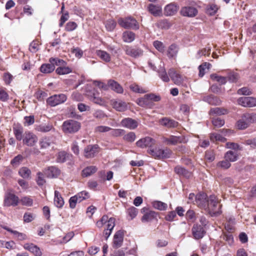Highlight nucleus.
<instances>
[{"instance_id": "obj_40", "label": "nucleus", "mask_w": 256, "mask_h": 256, "mask_svg": "<svg viewBox=\"0 0 256 256\" xmlns=\"http://www.w3.org/2000/svg\"><path fill=\"white\" fill-rule=\"evenodd\" d=\"M130 88L134 92L144 94L147 92L144 88L138 86L136 84H132L130 86Z\"/></svg>"}, {"instance_id": "obj_22", "label": "nucleus", "mask_w": 256, "mask_h": 256, "mask_svg": "<svg viewBox=\"0 0 256 256\" xmlns=\"http://www.w3.org/2000/svg\"><path fill=\"white\" fill-rule=\"evenodd\" d=\"M44 173L48 178H54L60 175V170L56 167L52 166L45 169Z\"/></svg>"}, {"instance_id": "obj_16", "label": "nucleus", "mask_w": 256, "mask_h": 256, "mask_svg": "<svg viewBox=\"0 0 256 256\" xmlns=\"http://www.w3.org/2000/svg\"><path fill=\"white\" fill-rule=\"evenodd\" d=\"M179 8V6L175 3H170L166 6L164 10V14L166 16L174 15Z\"/></svg>"}, {"instance_id": "obj_62", "label": "nucleus", "mask_w": 256, "mask_h": 256, "mask_svg": "<svg viewBox=\"0 0 256 256\" xmlns=\"http://www.w3.org/2000/svg\"><path fill=\"white\" fill-rule=\"evenodd\" d=\"M116 24V22L114 20H109L106 22V28L108 31H112L114 29Z\"/></svg>"}, {"instance_id": "obj_23", "label": "nucleus", "mask_w": 256, "mask_h": 256, "mask_svg": "<svg viewBox=\"0 0 256 256\" xmlns=\"http://www.w3.org/2000/svg\"><path fill=\"white\" fill-rule=\"evenodd\" d=\"M24 249L30 251L36 256H41L42 252L39 248L33 244H25L24 245Z\"/></svg>"}, {"instance_id": "obj_6", "label": "nucleus", "mask_w": 256, "mask_h": 256, "mask_svg": "<svg viewBox=\"0 0 256 256\" xmlns=\"http://www.w3.org/2000/svg\"><path fill=\"white\" fill-rule=\"evenodd\" d=\"M38 140L37 136L33 132L27 131L23 135L22 142L24 144L28 146H35Z\"/></svg>"}, {"instance_id": "obj_46", "label": "nucleus", "mask_w": 256, "mask_h": 256, "mask_svg": "<svg viewBox=\"0 0 256 256\" xmlns=\"http://www.w3.org/2000/svg\"><path fill=\"white\" fill-rule=\"evenodd\" d=\"M88 96L90 100L95 104H101L103 102V100L98 96V94L94 92L92 94L88 95Z\"/></svg>"}, {"instance_id": "obj_25", "label": "nucleus", "mask_w": 256, "mask_h": 256, "mask_svg": "<svg viewBox=\"0 0 256 256\" xmlns=\"http://www.w3.org/2000/svg\"><path fill=\"white\" fill-rule=\"evenodd\" d=\"M115 226V218H110L108 221V224H106V229L104 230V236L106 240L109 237L112 233V231L113 230Z\"/></svg>"}, {"instance_id": "obj_55", "label": "nucleus", "mask_w": 256, "mask_h": 256, "mask_svg": "<svg viewBox=\"0 0 256 256\" xmlns=\"http://www.w3.org/2000/svg\"><path fill=\"white\" fill-rule=\"evenodd\" d=\"M24 157L21 154L15 156L10 162V164L14 166H18L22 161Z\"/></svg>"}, {"instance_id": "obj_63", "label": "nucleus", "mask_w": 256, "mask_h": 256, "mask_svg": "<svg viewBox=\"0 0 256 256\" xmlns=\"http://www.w3.org/2000/svg\"><path fill=\"white\" fill-rule=\"evenodd\" d=\"M213 125L218 128L222 126L224 124V120L220 118H214L212 120Z\"/></svg>"}, {"instance_id": "obj_12", "label": "nucleus", "mask_w": 256, "mask_h": 256, "mask_svg": "<svg viewBox=\"0 0 256 256\" xmlns=\"http://www.w3.org/2000/svg\"><path fill=\"white\" fill-rule=\"evenodd\" d=\"M18 198L14 194L10 192L6 194L4 205L6 206H16L18 204Z\"/></svg>"}, {"instance_id": "obj_38", "label": "nucleus", "mask_w": 256, "mask_h": 256, "mask_svg": "<svg viewBox=\"0 0 256 256\" xmlns=\"http://www.w3.org/2000/svg\"><path fill=\"white\" fill-rule=\"evenodd\" d=\"M238 155L236 153L229 150L224 155V158L230 162H234L238 160Z\"/></svg>"}, {"instance_id": "obj_2", "label": "nucleus", "mask_w": 256, "mask_h": 256, "mask_svg": "<svg viewBox=\"0 0 256 256\" xmlns=\"http://www.w3.org/2000/svg\"><path fill=\"white\" fill-rule=\"evenodd\" d=\"M80 127V122L73 120H68L63 122L62 128L65 134H74L78 132Z\"/></svg>"}, {"instance_id": "obj_58", "label": "nucleus", "mask_w": 256, "mask_h": 256, "mask_svg": "<svg viewBox=\"0 0 256 256\" xmlns=\"http://www.w3.org/2000/svg\"><path fill=\"white\" fill-rule=\"evenodd\" d=\"M110 135L114 137H118L124 135L125 130L123 129H112L110 130Z\"/></svg>"}, {"instance_id": "obj_56", "label": "nucleus", "mask_w": 256, "mask_h": 256, "mask_svg": "<svg viewBox=\"0 0 256 256\" xmlns=\"http://www.w3.org/2000/svg\"><path fill=\"white\" fill-rule=\"evenodd\" d=\"M50 140L44 138H42L40 141V145L42 149H46L50 147L51 145Z\"/></svg>"}, {"instance_id": "obj_15", "label": "nucleus", "mask_w": 256, "mask_h": 256, "mask_svg": "<svg viewBox=\"0 0 256 256\" xmlns=\"http://www.w3.org/2000/svg\"><path fill=\"white\" fill-rule=\"evenodd\" d=\"M121 125L130 130H134L138 126V122L132 118H128L123 119L121 121Z\"/></svg>"}, {"instance_id": "obj_19", "label": "nucleus", "mask_w": 256, "mask_h": 256, "mask_svg": "<svg viewBox=\"0 0 256 256\" xmlns=\"http://www.w3.org/2000/svg\"><path fill=\"white\" fill-rule=\"evenodd\" d=\"M206 194L205 193H200L196 195V203L198 206L203 208L206 209Z\"/></svg>"}, {"instance_id": "obj_34", "label": "nucleus", "mask_w": 256, "mask_h": 256, "mask_svg": "<svg viewBox=\"0 0 256 256\" xmlns=\"http://www.w3.org/2000/svg\"><path fill=\"white\" fill-rule=\"evenodd\" d=\"M31 170L26 166L21 168L18 170L19 175L25 179H30L31 178Z\"/></svg>"}, {"instance_id": "obj_26", "label": "nucleus", "mask_w": 256, "mask_h": 256, "mask_svg": "<svg viewBox=\"0 0 256 256\" xmlns=\"http://www.w3.org/2000/svg\"><path fill=\"white\" fill-rule=\"evenodd\" d=\"M34 129L36 131L41 132H48L52 130H54L53 126L51 124H42L35 126Z\"/></svg>"}, {"instance_id": "obj_44", "label": "nucleus", "mask_w": 256, "mask_h": 256, "mask_svg": "<svg viewBox=\"0 0 256 256\" xmlns=\"http://www.w3.org/2000/svg\"><path fill=\"white\" fill-rule=\"evenodd\" d=\"M210 114H217L218 115L225 114H228V111L226 109L221 108H212L210 110Z\"/></svg>"}, {"instance_id": "obj_59", "label": "nucleus", "mask_w": 256, "mask_h": 256, "mask_svg": "<svg viewBox=\"0 0 256 256\" xmlns=\"http://www.w3.org/2000/svg\"><path fill=\"white\" fill-rule=\"evenodd\" d=\"M5 230H6L12 233L16 238H17L20 240H22L26 238V235L24 234H23L22 233H20L17 231L12 230L11 229L7 228V227H4V228Z\"/></svg>"}, {"instance_id": "obj_45", "label": "nucleus", "mask_w": 256, "mask_h": 256, "mask_svg": "<svg viewBox=\"0 0 256 256\" xmlns=\"http://www.w3.org/2000/svg\"><path fill=\"white\" fill-rule=\"evenodd\" d=\"M175 172L180 174L184 176L188 177L190 176V174L188 170H186L185 168L180 166H177L174 168Z\"/></svg>"}, {"instance_id": "obj_39", "label": "nucleus", "mask_w": 256, "mask_h": 256, "mask_svg": "<svg viewBox=\"0 0 256 256\" xmlns=\"http://www.w3.org/2000/svg\"><path fill=\"white\" fill-rule=\"evenodd\" d=\"M204 100L212 105H219L221 103V100L218 98L213 96L205 97Z\"/></svg>"}, {"instance_id": "obj_54", "label": "nucleus", "mask_w": 256, "mask_h": 256, "mask_svg": "<svg viewBox=\"0 0 256 256\" xmlns=\"http://www.w3.org/2000/svg\"><path fill=\"white\" fill-rule=\"evenodd\" d=\"M150 154L155 158H162V154L164 152L161 149H150L148 150Z\"/></svg>"}, {"instance_id": "obj_27", "label": "nucleus", "mask_w": 256, "mask_h": 256, "mask_svg": "<svg viewBox=\"0 0 256 256\" xmlns=\"http://www.w3.org/2000/svg\"><path fill=\"white\" fill-rule=\"evenodd\" d=\"M148 10L154 16H160L162 14V8L159 5L150 4L148 7Z\"/></svg>"}, {"instance_id": "obj_43", "label": "nucleus", "mask_w": 256, "mask_h": 256, "mask_svg": "<svg viewBox=\"0 0 256 256\" xmlns=\"http://www.w3.org/2000/svg\"><path fill=\"white\" fill-rule=\"evenodd\" d=\"M123 140L128 142H134L136 138V135L134 132H130L123 135Z\"/></svg>"}, {"instance_id": "obj_53", "label": "nucleus", "mask_w": 256, "mask_h": 256, "mask_svg": "<svg viewBox=\"0 0 256 256\" xmlns=\"http://www.w3.org/2000/svg\"><path fill=\"white\" fill-rule=\"evenodd\" d=\"M23 129L22 128H14V133L16 139L18 140H23L22 136Z\"/></svg>"}, {"instance_id": "obj_60", "label": "nucleus", "mask_w": 256, "mask_h": 256, "mask_svg": "<svg viewBox=\"0 0 256 256\" xmlns=\"http://www.w3.org/2000/svg\"><path fill=\"white\" fill-rule=\"evenodd\" d=\"M218 10L216 5L212 4L209 5L206 8V13L210 16L214 15Z\"/></svg>"}, {"instance_id": "obj_57", "label": "nucleus", "mask_w": 256, "mask_h": 256, "mask_svg": "<svg viewBox=\"0 0 256 256\" xmlns=\"http://www.w3.org/2000/svg\"><path fill=\"white\" fill-rule=\"evenodd\" d=\"M217 167L221 168L222 169H228L231 166L230 163L226 159L219 162L217 164Z\"/></svg>"}, {"instance_id": "obj_31", "label": "nucleus", "mask_w": 256, "mask_h": 256, "mask_svg": "<svg viewBox=\"0 0 256 256\" xmlns=\"http://www.w3.org/2000/svg\"><path fill=\"white\" fill-rule=\"evenodd\" d=\"M98 170L96 166H90L84 168L82 172V177H88L94 174Z\"/></svg>"}, {"instance_id": "obj_61", "label": "nucleus", "mask_w": 256, "mask_h": 256, "mask_svg": "<svg viewBox=\"0 0 256 256\" xmlns=\"http://www.w3.org/2000/svg\"><path fill=\"white\" fill-rule=\"evenodd\" d=\"M127 212L130 220L134 218L138 214V210L134 206H131L127 210Z\"/></svg>"}, {"instance_id": "obj_20", "label": "nucleus", "mask_w": 256, "mask_h": 256, "mask_svg": "<svg viewBox=\"0 0 256 256\" xmlns=\"http://www.w3.org/2000/svg\"><path fill=\"white\" fill-rule=\"evenodd\" d=\"M160 124L168 128H174L178 126V122L174 120L167 118H164L160 119L159 121Z\"/></svg>"}, {"instance_id": "obj_7", "label": "nucleus", "mask_w": 256, "mask_h": 256, "mask_svg": "<svg viewBox=\"0 0 256 256\" xmlns=\"http://www.w3.org/2000/svg\"><path fill=\"white\" fill-rule=\"evenodd\" d=\"M163 142L166 144L176 145L178 144H186L187 140L184 136H170L168 138H164Z\"/></svg>"}, {"instance_id": "obj_49", "label": "nucleus", "mask_w": 256, "mask_h": 256, "mask_svg": "<svg viewBox=\"0 0 256 256\" xmlns=\"http://www.w3.org/2000/svg\"><path fill=\"white\" fill-rule=\"evenodd\" d=\"M75 196L78 198V202H80L90 197L88 193L86 191H82Z\"/></svg>"}, {"instance_id": "obj_64", "label": "nucleus", "mask_w": 256, "mask_h": 256, "mask_svg": "<svg viewBox=\"0 0 256 256\" xmlns=\"http://www.w3.org/2000/svg\"><path fill=\"white\" fill-rule=\"evenodd\" d=\"M244 144L249 146L250 148L255 149L256 148V138L246 140Z\"/></svg>"}, {"instance_id": "obj_10", "label": "nucleus", "mask_w": 256, "mask_h": 256, "mask_svg": "<svg viewBox=\"0 0 256 256\" xmlns=\"http://www.w3.org/2000/svg\"><path fill=\"white\" fill-rule=\"evenodd\" d=\"M180 14L184 16L194 18L198 15V10L192 6H186L181 8Z\"/></svg>"}, {"instance_id": "obj_24", "label": "nucleus", "mask_w": 256, "mask_h": 256, "mask_svg": "<svg viewBox=\"0 0 256 256\" xmlns=\"http://www.w3.org/2000/svg\"><path fill=\"white\" fill-rule=\"evenodd\" d=\"M123 232L121 231L117 232L114 236L113 247L115 248H120L123 242Z\"/></svg>"}, {"instance_id": "obj_9", "label": "nucleus", "mask_w": 256, "mask_h": 256, "mask_svg": "<svg viewBox=\"0 0 256 256\" xmlns=\"http://www.w3.org/2000/svg\"><path fill=\"white\" fill-rule=\"evenodd\" d=\"M100 148L97 144H90L84 149V154L86 158L94 157L99 152Z\"/></svg>"}, {"instance_id": "obj_41", "label": "nucleus", "mask_w": 256, "mask_h": 256, "mask_svg": "<svg viewBox=\"0 0 256 256\" xmlns=\"http://www.w3.org/2000/svg\"><path fill=\"white\" fill-rule=\"evenodd\" d=\"M72 72V70L68 66H61L58 68L56 72L58 74H66L70 73Z\"/></svg>"}, {"instance_id": "obj_18", "label": "nucleus", "mask_w": 256, "mask_h": 256, "mask_svg": "<svg viewBox=\"0 0 256 256\" xmlns=\"http://www.w3.org/2000/svg\"><path fill=\"white\" fill-rule=\"evenodd\" d=\"M108 88H110L112 90L118 94H122L124 88L122 86L117 82L113 80H109L108 81Z\"/></svg>"}, {"instance_id": "obj_50", "label": "nucleus", "mask_w": 256, "mask_h": 256, "mask_svg": "<svg viewBox=\"0 0 256 256\" xmlns=\"http://www.w3.org/2000/svg\"><path fill=\"white\" fill-rule=\"evenodd\" d=\"M68 158V154L64 152H60L58 153L56 161L58 162H64Z\"/></svg>"}, {"instance_id": "obj_21", "label": "nucleus", "mask_w": 256, "mask_h": 256, "mask_svg": "<svg viewBox=\"0 0 256 256\" xmlns=\"http://www.w3.org/2000/svg\"><path fill=\"white\" fill-rule=\"evenodd\" d=\"M112 104L114 108L119 112H124L128 108L127 104L121 100H112Z\"/></svg>"}, {"instance_id": "obj_42", "label": "nucleus", "mask_w": 256, "mask_h": 256, "mask_svg": "<svg viewBox=\"0 0 256 256\" xmlns=\"http://www.w3.org/2000/svg\"><path fill=\"white\" fill-rule=\"evenodd\" d=\"M210 76L212 80L216 81L220 84H225L226 82V77L218 76L216 74H212Z\"/></svg>"}, {"instance_id": "obj_1", "label": "nucleus", "mask_w": 256, "mask_h": 256, "mask_svg": "<svg viewBox=\"0 0 256 256\" xmlns=\"http://www.w3.org/2000/svg\"><path fill=\"white\" fill-rule=\"evenodd\" d=\"M254 122H256V114L246 113L237 121L236 126L238 130H244Z\"/></svg>"}, {"instance_id": "obj_51", "label": "nucleus", "mask_w": 256, "mask_h": 256, "mask_svg": "<svg viewBox=\"0 0 256 256\" xmlns=\"http://www.w3.org/2000/svg\"><path fill=\"white\" fill-rule=\"evenodd\" d=\"M49 62L50 63L54 64V66L56 65L59 66H64L66 65V62L65 61L58 58H50Z\"/></svg>"}, {"instance_id": "obj_13", "label": "nucleus", "mask_w": 256, "mask_h": 256, "mask_svg": "<svg viewBox=\"0 0 256 256\" xmlns=\"http://www.w3.org/2000/svg\"><path fill=\"white\" fill-rule=\"evenodd\" d=\"M206 232L204 227L198 224H194L192 228V234L196 240L202 238Z\"/></svg>"}, {"instance_id": "obj_11", "label": "nucleus", "mask_w": 256, "mask_h": 256, "mask_svg": "<svg viewBox=\"0 0 256 256\" xmlns=\"http://www.w3.org/2000/svg\"><path fill=\"white\" fill-rule=\"evenodd\" d=\"M238 102L244 107H254L256 106V98L243 96L238 99Z\"/></svg>"}, {"instance_id": "obj_35", "label": "nucleus", "mask_w": 256, "mask_h": 256, "mask_svg": "<svg viewBox=\"0 0 256 256\" xmlns=\"http://www.w3.org/2000/svg\"><path fill=\"white\" fill-rule=\"evenodd\" d=\"M54 202L55 205L59 208H62L64 204V200L59 192L55 190Z\"/></svg>"}, {"instance_id": "obj_17", "label": "nucleus", "mask_w": 256, "mask_h": 256, "mask_svg": "<svg viewBox=\"0 0 256 256\" xmlns=\"http://www.w3.org/2000/svg\"><path fill=\"white\" fill-rule=\"evenodd\" d=\"M168 75L174 82L177 85H180L182 82V76L176 72V70L172 68L168 70Z\"/></svg>"}, {"instance_id": "obj_14", "label": "nucleus", "mask_w": 256, "mask_h": 256, "mask_svg": "<svg viewBox=\"0 0 256 256\" xmlns=\"http://www.w3.org/2000/svg\"><path fill=\"white\" fill-rule=\"evenodd\" d=\"M155 144V140L150 137L146 136L137 141L136 146L140 148L152 147Z\"/></svg>"}, {"instance_id": "obj_47", "label": "nucleus", "mask_w": 256, "mask_h": 256, "mask_svg": "<svg viewBox=\"0 0 256 256\" xmlns=\"http://www.w3.org/2000/svg\"><path fill=\"white\" fill-rule=\"evenodd\" d=\"M36 182L39 186H42L46 182L44 174L42 172H38L36 174Z\"/></svg>"}, {"instance_id": "obj_29", "label": "nucleus", "mask_w": 256, "mask_h": 256, "mask_svg": "<svg viewBox=\"0 0 256 256\" xmlns=\"http://www.w3.org/2000/svg\"><path fill=\"white\" fill-rule=\"evenodd\" d=\"M136 102L140 106L142 107L151 108L154 106V103L149 100L146 94L144 95L143 98L138 99Z\"/></svg>"}, {"instance_id": "obj_36", "label": "nucleus", "mask_w": 256, "mask_h": 256, "mask_svg": "<svg viewBox=\"0 0 256 256\" xmlns=\"http://www.w3.org/2000/svg\"><path fill=\"white\" fill-rule=\"evenodd\" d=\"M96 54L99 58L106 62H109L111 60L110 54L104 50H98L96 52Z\"/></svg>"}, {"instance_id": "obj_28", "label": "nucleus", "mask_w": 256, "mask_h": 256, "mask_svg": "<svg viewBox=\"0 0 256 256\" xmlns=\"http://www.w3.org/2000/svg\"><path fill=\"white\" fill-rule=\"evenodd\" d=\"M158 213L152 210H150L146 212L142 218L141 220L142 222H149L154 219H156Z\"/></svg>"}, {"instance_id": "obj_33", "label": "nucleus", "mask_w": 256, "mask_h": 256, "mask_svg": "<svg viewBox=\"0 0 256 256\" xmlns=\"http://www.w3.org/2000/svg\"><path fill=\"white\" fill-rule=\"evenodd\" d=\"M122 38L126 42H131L135 39V34L130 31H126L123 32Z\"/></svg>"}, {"instance_id": "obj_5", "label": "nucleus", "mask_w": 256, "mask_h": 256, "mask_svg": "<svg viewBox=\"0 0 256 256\" xmlns=\"http://www.w3.org/2000/svg\"><path fill=\"white\" fill-rule=\"evenodd\" d=\"M67 100V96L64 94H54L46 100V103L50 106H55L64 102Z\"/></svg>"}, {"instance_id": "obj_3", "label": "nucleus", "mask_w": 256, "mask_h": 256, "mask_svg": "<svg viewBox=\"0 0 256 256\" xmlns=\"http://www.w3.org/2000/svg\"><path fill=\"white\" fill-rule=\"evenodd\" d=\"M206 208L208 209V212L212 216L220 214V205H218V200L215 196H210L206 202Z\"/></svg>"}, {"instance_id": "obj_32", "label": "nucleus", "mask_w": 256, "mask_h": 256, "mask_svg": "<svg viewBox=\"0 0 256 256\" xmlns=\"http://www.w3.org/2000/svg\"><path fill=\"white\" fill-rule=\"evenodd\" d=\"M55 69V66L54 64H42L40 68V71L44 74H49L52 72Z\"/></svg>"}, {"instance_id": "obj_48", "label": "nucleus", "mask_w": 256, "mask_h": 256, "mask_svg": "<svg viewBox=\"0 0 256 256\" xmlns=\"http://www.w3.org/2000/svg\"><path fill=\"white\" fill-rule=\"evenodd\" d=\"M112 128L105 126H98L95 128L94 132L96 134H100L102 132H106L110 131Z\"/></svg>"}, {"instance_id": "obj_52", "label": "nucleus", "mask_w": 256, "mask_h": 256, "mask_svg": "<svg viewBox=\"0 0 256 256\" xmlns=\"http://www.w3.org/2000/svg\"><path fill=\"white\" fill-rule=\"evenodd\" d=\"M35 121L34 116H26L24 118V125L28 126L34 124Z\"/></svg>"}, {"instance_id": "obj_37", "label": "nucleus", "mask_w": 256, "mask_h": 256, "mask_svg": "<svg viewBox=\"0 0 256 256\" xmlns=\"http://www.w3.org/2000/svg\"><path fill=\"white\" fill-rule=\"evenodd\" d=\"M153 207L159 210H166L168 208V204L161 201L156 200L152 203Z\"/></svg>"}, {"instance_id": "obj_4", "label": "nucleus", "mask_w": 256, "mask_h": 256, "mask_svg": "<svg viewBox=\"0 0 256 256\" xmlns=\"http://www.w3.org/2000/svg\"><path fill=\"white\" fill-rule=\"evenodd\" d=\"M118 24L125 28H132L135 30L139 28L138 22L134 18L131 16L125 18H120L118 20Z\"/></svg>"}, {"instance_id": "obj_8", "label": "nucleus", "mask_w": 256, "mask_h": 256, "mask_svg": "<svg viewBox=\"0 0 256 256\" xmlns=\"http://www.w3.org/2000/svg\"><path fill=\"white\" fill-rule=\"evenodd\" d=\"M124 50L126 54L134 58L142 56L144 52L142 50L136 46H126L124 47Z\"/></svg>"}, {"instance_id": "obj_30", "label": "nucleus", "mask_w": 256, "mask_h": 256, "mask_svg": "<svg viewBox=\"0 0 256 256\" xmlns=\"http://www.w3.org/2000/svg\"><path fill=\"white\" fill-rule=\"evenodd\" d=\"M179 50L178 46L176 44H171L168 48L167 54L169 58H176Z\"/></svg>"}]
</instances>
